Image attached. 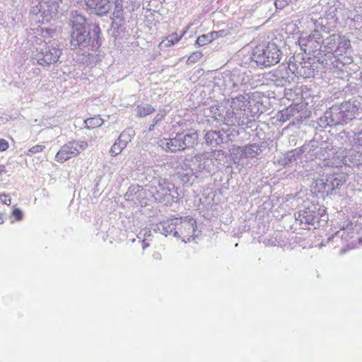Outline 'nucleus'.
Returning a JSON list of instances; mask_svg holds the SVG:
<instances>
[{
    "label": "nucleus",
    "mask_w": 362,
    "mask_h": 362,
    "mask_svg": "<svg viewBox=\"0 0 362 362\" xmlns=\"http://www.w3.org/2000/svg\"><path fill=\"white\" fill-rule=\"evenodd\" d=\"M358 110V106L350 101L334 105L319 119V124L325 127L346 124L354 118Z\"/></svg>",
    "instance_id": "3"
},
{
    "label": "nucleus",
    "mask_w": 362,
    "mask_h": 362,
    "mask_svg": "<svg viewBox=\"0 0 362 362\" xmlns=\"http://www.w3.org/2000/svg\"><path fill=\"white\" fill-rule=\"evenodd\" d=\"M4 222L3 215L0 214V224H2Z\"/></svg>",
    "instance_id": "49"
},
{
    "label": "nucleus",
    "mask_w": 362,
    "mask_h": 362,
    "mask_svg": "<svg viewBox=\"0 0 362 362\" xmlns=\"http://www.w3.org/2000/svg\"><path fill=\"white\" fill-rule=\"evenodd\" d=\"M288 67L289 71L298 77L307 78L313 76L314 69L313 68L303 66L301 62L297 64L290 60Z\"/></svg>",
    "instance_id": "17"
},
{
    "label": "nucleus",
    "mask_w": 362,
    "mask_h": 362,
    "mask_svg": "<svg viewBox=\"0 0 362 362\" xmlns=\"http://www.w3.org/2000/svg\"><path fill=\"white\" fill-rule=\"evenodd\" d=\"M62 54L57 42L44 44L37 47L33 52V59L44 66H49L57 62Z\"/></svg>",
    "instance_id": "7"
},
{
    "label": "nucleus",
    "mask_w": 362,
    "mask_h": 362,
    "mask_svg": "<svg viewBox=\"0 0 362 362\" xmlns=\"http://www.w3.org/2000/svg\"><path fill=\"white\" fill-rule=\"evenodd\" d=\"M177 225L174 237L180 238L184 243H188L194 240L198 235L196 227L197 223L194 219L189 216L185 218H177Z\"/></svg>",
    "instance_id": "9"
},
{
    "label": "nucleus",
    "mask_w": 362,
    "mask_h": 362,
    "mask_svg": "<svg viewBox=\"0 0 362 362\" xmlns=\"http://www.w3.org/2000/svg\"><path fill=\"white\" fill-rule=\"evenodd\" d=\"M165 117V115L163 114H157L154 118L152 120V123L154 124V125H157L160 122H161Z\"/></svg>",
    "instance_id": "44"
},
{
    "label": "nucleus",
    "mask_w": 362,
    "mask_h": 362,
    "mask_svg": "<svg viewBox=\"0 0 362 362\" xmlns=\"http://www.w3.org/2000/svg\"><path fill=\"white\" fill-rule=\"evenodd\" d=\"M151 236V230L150 228H144L141 229L137 235L139 239H149Z\"/></svg>",
    "instance_id": "37"
},
{
    "label": "nucleus",
    "mask_w": 362,
    "mask_h": 362,
    "mask_svg": "<svg viewBox=\"0 0 362 362\" xmlns=\"http://www.w3.org/2000/svg\"><path fill=\"white\" fill-rule=\"evenodd\" d=\"M45 148L44 145L38 144L35 145L28 149L27 156H32L34 154L42 152Z\"/></svg>",
    "instance_id": "36"
},
{
    "label": "nucleus",
    "mask_w": 362,
    "mask_h": 362,
    "mask_svg": "<svg viewBox=\"0 0 362 362\" xmlns=\"http://www.w3.org/2000/svg\"><path fill=\"white\" fill-rule=\"evenodd\" d=\"M170 183L165 180H158L157 185H152L149 192L155 200L165 205L170 204L175 202V197L170 188Z\"/></svg>",
    "instance_id": "11"
},
{
    "label": "nucleus",
    "mask_w": 362,
    "mask_h": 362,
    "mask_svg": "<svg viewBox=\"0 0 362 362\" xmlns=\"http://www.w3.org/2000/svg\"><path fill=\"white\" fill-rule=\"evenodd\" d=\"M0 202L6 205H10L11 204V198L8 194H0Z\"/></svg>",
    "instance_id": "42"
},
{
    "label": "nucleus",
    "mask_w": 362,
    "mask_h": 362,
    "mask_svg": "<svg viewBox=\"0 0 362 362\" xmlns=\"http://www.w3.org/2000/svg\"><path fill=\"white\" fill-rule=\"evenodd\" d=\"M344 165L349 167L359 166L362 164V152L356 149L349 150L344 155Z\"/></svg>",
    "instance_id": "20"
},
{
    "label": "nucleus",
    "mask_w": 362,
    "mask_h": 362,
    "mask_svg": "<svg viewBox=\"0 0 362 362\" xmlns=\"http://www.w3.org/2000/svg\"><path fill=\"white\" fill-rule=\"evenodd\" d=\"M207 117L216 122L229 127L243 126L251 121L259 112V106L247 94L238 95L228 100L225 104L211 106Z\"/></svg>",
    "instance_id": "1"
},
{
    "label": "nucleus",
    "mask_w": 362,
    "mask_h": 362,
    "mask_svg": "<svg viewBox=\"0 0 362 362\" xmlns=\"http://www.w3.org/2000/svg\"><path fill=\"white\" fill-rule=\"evenodd\" d=\"M133 131L131 129L123 131L115 144L112 146L110 153L112 156H116L119 154L127 146V144L131 141Z\"/></svg>",
    "instance_id": "14"
},
{
    "label": "nucleus",
    "mask_w": 362,
    "mask_h": 362,
    "mask_svg": "<svg viewBox=\"0 0 362 362\" xmlns=\"http://www.w3.org/2000/svg\"><path fill=\"white\" fill-rule=\"evenodd\" d=\"M341 9H338L337 8H331L323 17L326 19L325 21L327 25V30L331 29L332 28L336 27L337 22L339 21V18L337 17V13L340 12Z\"/></svg>",
    "instance_id": "24"
},
{
    "label": "nucleus",
    "mask_w": 362,
    "mask_h": 362,
    "mask_svg": "<svg viewBox=\"0 0 362 362\" xmlns=\"http://www.w3.org/2000/svg\"><path fill=\"white\" fill-rule=\"evenodd\" d=\"M199 160L200 162L203 161V163H199V165H198V168H199V170H205V169H207V165H208V163L209 160V158H206V156L205 155H202L201 156L199 157Z\"/></svg>",
    "instance_id": "39"
},
{
    "label": "nucleus",
    "mask_w": 362,
    "mask_h": 362,
    "mask_svg": "<svg viewBox=\"0 0 362 362\" xmlns=\"http://www.w3.org/2000/svg\"><path fill=\"white\" fill-rule=\"evenodd\" d=\"M160 146L166 151L171 152L183 151V145H182V139L180 134H177L176 136L172 139H162Z\"/></svg>",
    "instance_id": "18"
},
{
    "label": "nucleus",
    "mask_w": 362,
    "mask_h": 362,
    "mask_svg": "<svg viewBox=\"0 0 362 362\" xmlns=\"http://www.w3.org/2000/svg\"><path fill=\"white\" fill-rule=\"evenodd\" d=\"M348 175L344 173H334L327 177L324 189L327 194H333L346 182Z\"/></svg>",
    "instance_id": "13"
},
{
    "label": "nucleus",
    "mask_w": 362,
    "mask_h": 362,
    "mask_svg": "<svg viewBox=\"0 0 362 362\" xmlns=\"http://www.w3.org/2000/svg\"><path fill=\"white\" fill-rule=\"evenodd\" d=\"M179 177L184 184L192 185L194 180V173L193 170L188 166L187 164H184L182 170L178 172Z\"/></svg>",
    "instance_id": "23"
},
{
    "label": "nucleus",
    "mask_w": 362,
    "mask_h": 362,
    "mask_svg": "<svg viewBox=\"0 0 362 362\" xmlns=\"http://www.w3.org/2000/svg\"><path fill=\"white\" fill-rule=\"evenodd\" d=\"M141 246L143 250H145L146 247L149 246V239H141Z\"/></svg>",
    "instance_id": "46"
},
{
    "label": "nucleus",
    "mask_w": 362,
    "mask_h": 362,
    "mask_svg": "<svg viewBox=\"0 0 362 362\" xmlns=\"http://www.w3.org/2000/svg\"><path fill=\"white\" fill-rule=\"evenodd\" d=\"M202 56L203 54L201 52H194L188 57L187 62L194 63L200 59Z\"/></svg>",
    "instance_id": "40"
},
{
    "label": "nucleus",
    "mask_w": 362,
    "mask_h": 362,
    "mask_svg": "<svg viewBox=\"0 0 362 362\" xmlns=\"http://www.w3.org/2000/svg\"><path fill=\"white\" fill-rule=\"evenodd\" d=\"M326 19L323 17H320L318 19L310 18V23L313 24L315 27L314 30H317V28H324L327 30V23H324Z\"/></svg>",
    "instance_id": "33"
},
{
    "label": "nucleus",
    "mask_w": 362,
    "mask_h": 362,
    "mask_svg": "<svg viewBox=\"0 0 362 362\" xmlns=\"http://www.w3.org/2000/svg\"><path fill=\"white\" fill-rule=\"evenodd\" d=\"M212 41L211 35H202L197 39L196 43L199 46H203Z\"/></svg>",
    "instance_id": "34"
},
{
    "label": "nucleus",
    "mask_w": 362,
    "mask_h": 362,
    "mask_svg": "<svg viewBox=\"0 0 362 362\" xmlns=\"http://www.w3.org/2000/svg\"><path fill=\"white\" fill-rule=\"evenodd\" d=\"M353 22V26L356 28H362V15H355L353 18H351Z\"/></svg>",
    "instance_id": "38"
},
{
    "label": "nucleus",
    "mask_w": 362,
    "mask_h": 362,
    "mask_svg": "<svg viewBox=\"0 0 362 362\" xmlns=\"http://www.w3.org/2000/svg\"><path fill=\"white\" fill-rule=\"evenodd\" d=\"M341 230H338L332 235V238L341 237V239L349 241L354 238V228L353 223L349 221H344L343 225L341 226Z\"/></svg>",
    "instance_id": "22"
},
{
    "label": "nucleus",
    "mask_w": 362,
    "mask_h": 362,
    "mask_svg": "<svg viewBox=\"0 0 362 362\" xmlns=\"http://www.w3.org/2000/svg\"><path fill=\"white\" fill-rule=\"evenodd\" d=\"M57 0H41L30 10V19L35 23H47L55 18L58 14Z\"/></svg>",
    "instance_id": "6"
},
{
    "label": "nucleus",
    "mask_w": 362,
    "mask_h": 362,
    "mask_svg": "<svg viewBox=\"0 0 362 362\" xmlns=\"http://www.w3.org/2000/svg\"><path fill=\"white\" fill-rule=\"evenodd\" d=\"M69 25L71 27L70 45L72 49H83L87 47L91 41L98 38L100 28L94 25L93 35H90V26L87 19L78 11H71L69 17Z\"/></svg>",
    "instance_id": "2"
},
{
    "label": "nucleus",
    "mask_w": 362,
    "mask_h": 362,
    "mask_svg": "<svg viewBox=\"0 0 362 362\" xmlns=\"http://www.w3.org/2000/svg\"><path fill=\"white\" fill-rule=\"evenodd\" d=\"M322 36L317 30L306 37H300L299 45L305 53L314 54L318 51L317 55L322 54Z\"/></svg>",
    "instance_id": "12"
},
{
    "label": "nucleus",
    "mask_w": 362,
    "mask_h": 362,
    "mask_svg": "<svg viewBox=\"0 0 362 362\" xmlns=\"http://www.w3.org/2000/svg\"><path fill=\"white\" fill-rule=\"evenodd\" d=\"M296 112V109L294 107H288L281 112V117L280 118V120L282 121H286L288 120L290 117L294 115V112Z\"/></svg>",
    "instance_id": "35"
},
{
    "label": "nucleus",
    "mask_w": 362,
    "mask_h": 362,
    "mask_svg": "<svg viewBox=\"0 0 362 362\" xmlns=\"http://www.w3.org/2000/svg\"><path fill=\"white\" fill-rule=\"evenodd\" d=\"M241 157L253 158L259 156L263 151L262 146L251 144L239 148Z\"/></svg>",
    "instance_id": "21"
},
{
    "label": "nucleus",
    "mask_w": 362,
    "mask_h": 362,
    "mask_svg": "<svg viewBox=\"0 0 362 362\" xmlns=\"http://www.w3.org/2000/svg\"><path fill=\"white\" fill-rule=\"evenodd\" d=\"M182 36H178L177 33H173L168 35L165 40H163L160 42V46L162 47H169L175 45L177 42Z\"/></svg>",
    "instance_id": "29"
},
{
    "label": "nucleus",
    "mask_w": 362,
    "mask_h": 362,
    "mask_svg": "<svg viewBox=\"0 0 362 362\" xmlns=\"http://www.w3.org/2000/svg\"><path fill=\"white\" fill-rule=\"evenodd\" d=\"M112 20L113 23L118 21L119 25H121L124 21L123 5L119 2H115V6L112 13Z\"/></svg>",
    "instance_id": "26"
},
{
    "label": "nucleus",
    "mask_w": 362,
    "mask_h": 362,
    "mask_svg": "<svg viewBox=\"0 0 362 362\" xmlns=\"http://www.w3.org/2000/svg\"><path fill=\"white\" fill-rule=\"evenodd\" d=\"M155 126H156V125H154V124H153V123H152V124L150 125V127H148V131H149V132L153 131V130L154 129Z\"/></svg>",
    "instance_id": "48"
},
{
    "label": "nucleus",
    "mask_w": 362,
    "mask_h": 362,
    "mask_svg": "<svg viewBox=\"0 0 362 362\" xmlns=\"http://www.w3.org/2000/svg\"><path fill=\"white\" fill-rule=\"evenodd\" d=\"M177 218L166 219L160 221V223L153 225L152 229L154 231H159L165 236L173 235L174 237L175 231L177 223Z\"/></svg>",
    "instance_id": "15"
},
{
    "label": "nucleus",
    "mask_w": 362,
    "mask_h": 362,
    "mask_svg": "<svg viewBox=\"0 0 362 362\" xmlns=\"http://www.w3.org/2000/svg\"><path fill=\"white\" fill-rule=\"evenodd\" d=\"M291 2V0H276L274 4L276 8L282 9Z\"/></svg>",
    "instance_id": "41"
},
{
    "label": "nucleus",
    "mask_w": 362,
    "mask_h": 362,
    "mask_svg": "<svg viewBox=\"0 0 362 362\" xmlns=\"http://www.w3.org/2000/svg\"><path fill=\"white\" fill-rule=\"evenodd\" d=\"M86 141H72L64 144L55 156V160L64 163L67 160L78 156L81 151L88 148Z\"/></svg>",
    "instance_id": "10"
},
{
    "label": "nucleus",
    "mask_w": 362,
    "mask_h": 362,
    "mask_svg": "<svg viewBox=\"0 0 362 362\" xmlns=\"http://www.w3.org/2000/svg\"><path fill=\"white\" fill-rule=\"evenodd\" d=\"M6 173V170L5 165H0V175H2L3 173Z\"/></svg>",
    "instance_id": "47"
},
{
    "label": "nucleus",
    "mask_w": 362,
    "mask_h": 362,
    "mask_svg": "<svg viewBox=\"0 0 362 362\" xmlns=\"http://www.w3.org/2000/svg\"><path fill=\"white\" fill-rule=\"evenodd\" d=\"M182 139V145H183V150L187 148L192 147L198 139L197 133L192 134H180Z\"/></svg>",
    "instance_id": "25"
},
{
    "label": "nucleus",
    "mask_w": 362,
    "mask_h": 362,
    "mask_svg": "<svg viewBox=\"0 0 362 362\" xmlns=\"http://www.w3.org/2000/svg\"><path fill=\"white\" fill-rule=\"evenodd\" d=\"M344 155L342 156V158L340 159L339 158H333L332 160L325 161L324 165L330 166L334 168H339L344 165Z\"/></svg>",
    "instance_id": "32"
},
{
    "label": "nucleus",
    "mask_w": 362,
    "mask_h": 362,
    "mask_svg": "<svg viewBox=\"0 0 362 362\" xmlns=\"http://www.w3.org/2000/svg\"><path fill=\"white\" fill-rule=\"evenodd\" d=\"M140 191V187L139 185H132L129 187L126 192L124 197L126 200L134 201V197Z\"/></svg>",
    "instance_id": "30"
},
{
    "label": "nucleus",
    "mask_w": 362,
    "mask_h": 362,
    "mask_svg": "<svg viewBox=\"0 0 362 362\" xmlns=\"http://www.w3.org/2000/svg\"><path fill=\"white\" fill-rule=\"evenodd\" d=\"M12 214L16 221H20L23 218V213L19 209H15Z\"/></svg>",
    "instance_id": "43"
},
{
    "label": "nucleus",
    "mask_w": 362,
    "mask_h": 362,
    "mask_svg": "<svg viewBox=\"0 0 362 362\" xmlns=\"http://www.w3.org/2000/svg\"><path fill=\"white\" fill-rule=\"evenodd\" d=\"M85 123H86V126L87 127V128L89 129V128H95L97 127H100L103 124V121L101 118L93 117V118L87 119L85 121Z\"/></svg>",
    "instance_id": "31"
},
{
    "label": "nucleus",
    "mask_w": 362,
    "mask_h": 362,
    "mask_svg": "<svg viewBox=\"0 0 362 362\" xmlns=\"http://www.w3.org/2000/svg\"><path fill=\"white\" fill-rule=\"evenodd\" d=\"M83 1L88 8L94 10L100 16L106 15L111 8L109 0H83Z\"/></svg>",
    "instance_id": "16"
},
{
    "label": "nucleus",
    "mask_w": 362,
    "mask_h": 362,
    "mask_svg": "<svg viewBox=\"0 0 362 362\" xmlns=\"http://www.w3.org/2000/svg\"><path fill=\"white\" fill-rule=\"evenodd\" d=\"M8 148V143L3 139H0V151H6Z\"/></svg>",
    "instance_id": "45"
},
{
    "label": "nucleus",
    "mask_w": 362,
    "mask_h": 362,
    "mask_svg": "<svg viewBox=\"0 0 362 362\" xmlns=\"http://www.w3.org/2000/svg\"><path fill=\"white\" fill-rule=\"evenodd\" d=\"M324 209H317L315 206L306 207L295 214L296 223H299L303 229H310V226L317 228L320 226V220L323 216Z\"/></svg>",
    "instance_id": "8"
},
{
    "label": "nucleus",
    "mask_w": 362,
    "mask_h": 362,
    "mask_svg": "<svg viewBox=\"0 0 362 362\" xmlns=\"http://www.w3.org/2000/svg\"><path fill=\"white\" fill-rule=\"evenodd\" d=\"M302 152L303 151L300 148H296L288 152L284 158V163L285 165H288L296 161L297 158L301 155Z\"/></svg>",
    "instance_id": "28"
},
{
    "label": "nucleus",
    "mask_w": 362,
    "mask_h": 362,
    "mask_svg": "<svg viewBox=\"0 0 362 362\" xmlns=\"http://www.w3.org/2000/svg\"><path fill=\"white\" fill-rule=\"evenodd\" d=\"M281 57V52L274 43L259 45L253 50L252 59L257 65L271 66L278 64Z\"/></svg>",
    "instance_id": "5"
},
{
    "label": "nucleus",
    "mask_w": 362,
    "mask_h": 362,
    "mask_svg": "<svg viewBox=\"0 0 362 362\" xmlns=\"http://www.w3.org/2000/svg\"><path fill=\"white\" fill-rule=\"evenodd\" d=\"M322 43V53L325 57L322 59L317 57L318 61L324 66H330L336 61L337 57L346 53L351 47V42L344 36L333 34L324 39Z\"/></svg>",
    "instance_id": "4"
},
{
    "label": "nucleus",
    "mask_w": 362,
    "mask_h": 362,
    "mask_svg": "<svg viewBox=\"0 0 362 362\" xmlns=\"http://www.w3.org/2000/svg\"><path fill=\"white\" fill-rule=\"evenodd\" d=\"M358 240H359V243H361V245H362V238H358Z\"/></svg>",
    "instance_id": "50"
},
{
    "label": "nucleus",
    "mask_w": 362,
    "mask_h": 362,
    "mask_svg": "<svg viewBox=\"0 0 362 362\" xmlns=\"http://www.w3.org/2000/svg\"><path fill=\"white\" fill-rule=\"evenodd\" d=\"M136 116L139 117H144L148 115H151L154 111V107L148 103H141L137 105L136 109Z\"/></svg>",
    "instance_id": "27"
},
{
    "label": "nucleus",
    "mask_w": 362,
    "mask_h": 362,
    "mask_svg": "<svg viewBox=\"0 0 362 362\" xmlns=\"http://www.w3.org/2000/svg\"><path fill=\"white\" fill-rule=\"evenodd\" d=\"M224 131H208L204 136V139L207 145L216 146L224 142Z\"/></svg>",
    "instance_id": "19"
}]
</instances>
